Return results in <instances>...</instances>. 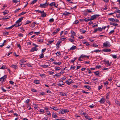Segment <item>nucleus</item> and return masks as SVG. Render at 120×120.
Segmentation results:
<instances>
[{"label": "nucleus", "mask_w": 120, "mask_h": 120, "mask_svg": "<svg viewBox=\"0 0 120 120\" xmlns=\"http://www.w3.org/2000/svg\"><path fill=\"white\" fill-rule=\"evenodd\" d=\"M90 61H85L84 62V63L86 64H90Z\"/></svg>", "instance_id": "680f3d73"}, {"label": "nucleus", "mask_w": 120, "mask_h": 120, "mask_svg": "<svg viewBox=\"0 0 120 120\" xmlns=\"http://www.w3.org/2000/svg\"><path fill=\"white\" fill-rule=\"evenodd\" d=\"M34 11L38 12L39 13H42V12H44V11L43 10L41 11H40V10H35Z\"/></svg>", "instance_id": "c756f323"}, {"label": "nucleus", "mask_w": 120, "mask_h": 120, "mask_svg": "<svg viewBox=\"0 0 120 120\" xmlns=\"http://www.w3.org/2000/svg\"><path fill=\"white\" fill-rule=\"evenodd\" d=\"M48 4L46 2L43 4H40V7L41 8H45L46 7L48 6Z\"/></svg>", "instance_id": "7ed1b4c3"}, {"label": "nucleus", "mask_w": 120, "mask_h": 120, "mask_svg": "<svg viewBox=\"0 0 120 120\" xmlns=\"http://www.w3.org/2000/svg\"><path fill=\"white\" fill-rule=\"evenodd\" d=\"M50 108L51 109H53L54 110H55V111L57 110H58V109H57L56 107H55L53 106H52L51 107H50Z\"/></svg>", "instance_id": "a878e982"}, {"label": "nucleus", "mask_w": 120, "mask_h": 120, "mask_svg": "<svg viewBox=\"0 0 120 120\" xmlns=\"http://www.w3.org/2000/svg\"><path fill=\"white\" fill-rule=\"evenodd\" d=\"M92 10L91 9H87L86 10V11L88 13H90V12H94V11H91Z\"/></svg>", "instance_id": "473e14b6"}, {"label": "nucleus", "mask_w": 120, "mask_h": 120, "mask_svg": "<svg viewBox=\"0 0 120 120\" xmlns=\"http://www.w3.org/2000/svg\"><path fill=\"white\" fill-rule=\"evenodd\" d=\"M31 91L34 92H36L37 91L34 89H31Z\"/></svg>", "instance_id": "603ef678"}, {"label": "nucleus", "mask_w": 120, "mask_h": 120, "mask_svg": "<svg viewBox=\"0 0 120 120\" xmlns=\"http://www.w3.org/2000/svg\"><path fill=\"white\" fill-rule=\"evenodd\" d=\"M69 41L71 42H72L75 41V40H73L71 38L69 39Z\"/></svg>", "instance_id": "69168bd1"}, {"label": "nucleus", "mask_w": 120, "mask_h": 120, "mask_svg": "<svg viewBox=\"0 0 120 120\" xmlns=\"http://www.w3.org/2000/svg\"><path fill=\"white\" fill-rule=\"evenodd\" d=\"M7 68V66L5 65H3L0 68V69H5Z\"/></svg>", "instance_id": "ddd939ff"}, {"label": "nucleus", "mask_w": 120, "mask_h": 120, "mask_svg": "<svg viewBox=\"0 0 120 120\" xmlns=\"http://www.w3.org/2000/svg\"><path fill=\"white\" fill-rule=\"evenodd\" d=\"M86 19V18L84 19V21H85V22H88L89 21H91V20L90 19Z\"/></svg>", "instance_id": "49530a36"}, {"label": "nucleus", "mask_w": 120, "mask_h": 120, "mask_svg": "<svg viewBox=\"0 0 120 120\" xmlns=\"http://www.w3.org/2000/svg\"><path fill=\"white\" fill-rule=\"evenodd\" d=\"M32 22L31 21H30L29 20H27L26 22L25 25H27L28 24H29L30 23Z\"/></svg>", "instance_id": "ea45409f"}, {"label": "nucleus", "mask_w": 120, "mask_h": 120, "mask_svg": "<svg viewBox=\"0 0 120 120\" xmlns=\"http://www.w3.org/2000/svg\"><path fill=\"white\" fill-rule=\"evenodd\" d=\"M43 39H41L39 40H38L37 41L39 42H43Z\"/></svg>", "instance_id": "bf43d9fd"}, {"label": "nucleus", "mask_w": 120, "mask_h": 120, "mask_svg": "<svg viewBox=\"0 0 120 120\" xmlns=\"http://www.w3.org/2000/svg\"><path fill=\"white\" fill-rule=\"evenodd\" d=\"M38 50V49L37 48L33 47L30 50V52H33L34 51H37Z\"/></svg>", "instance_id": "0eeeda50"}, {"label": "nucleus", "mask_w": 120, "mask_h": 120, "mask_svg": "<svg viewBox=\"0 0 120 120\" xmlns=\"http://www.w3.org/2000/svg\"><path fill=\"white\" fill-rule=\"evenodd\" d=\"M1 90L3 91V92H6V90L5 89H4V88L3 87H2L1 88Z\"/></svg>", "instance_id": "37998d69"}, {"label": "nucleus", "mask_w": 120, "mask_h": 120, "mask_svg": "<svg viewBox=\"0 0 120 120\" xmlns=\"http://www.w3.org/2000/svg\"><path fill=\"white\" fill-rule=\"evenodd\" d=\"M110 25H113V26H116L118 25V24L117 23H114L112 22H110Z\"/></svg>", "instance_id": "bb28decb"}, {"label": "nucleus", "mask_w": 120, "mask_h": 120, "mask_svg": "<svg viewBox=\"0 0 120 120\" xmlns=\"http://www.w3.org/2000/svg\"><path fill=\"white\" fill-rule=\"evenodd\" d=\"M56 54L57 55V56H59L61 55L60 53V52H57Z\"/></svg>", "instance_id": "6e6d98bb"}, {"label": "nucleus", "mask_w": 120, "mask_h": 120, "mask_svg": "<svg viewBox=\"0 0 120 120\" xmlns=\"http://www.w3.org/2000/svg\"><path fill=\"white\" fill-rule=\"evenodd\" d=\"M106 43L107 44V45H108V46H109V47L110 46V43H109V42H108V41H106Z\"/></svg>", "instance_id": "4d7b16f0"}, {"label": "nucleus", "mask_w": 120, "mask_h": 120, "mask_svg": "<svg viewBox=\"0 0 120 120\" xmlns=\"http://www.w3.org/2000/svg\"><path fill=\"white\" fill-rule=\"evenodd\" d=\"M60 39L62 41H64L66 40V38H61Z\"/></svg>", "instance_id": "774afa93"}, {"label": "nucleus", "mask_w": 120, "mask_h": 120, "mask_svg": "<svg viewBox=\"0 0 120 120\" xmlns=\"http://www.w3.org/2000/svg\"><path fill=\"white\" fill-rule=\"evenodd\" d=\"M18 36L19 37H23V34L21 33L19 34L18 35Z\"/></svg>", "instance_id": "5fc2aeb1"}, {"label": "nucleus", "mask_w": 120, "mask_h": 120, "mask_svg": "<svg viewBox=\"0 0 120 120\" xmlns=\"http://www.w3.org/2000/svg\"><path fill=\"white\" fill-rule=\"evenodd\" d=\"M54 40H53L50 41H49L48 43L47 44V45H49V46H50L52 44V43L53 42V41H54Z\"/></svg>", "instance_id": "b1692460"}, {"label": "nucleus", "mask_w": 120, "mask_h": 120, "mask_svg": "<svg viewBox=\"0 0 120 120\" xmlns=\"http://www.w3.org/2000/svg\"><path fill=\"white\" fill-rule=\"evenodd\" d=\"M23 17H21L19 18V19L17 20L16 22L15 23H19L20 22H21V21L23 19Z\"/></svg>", "instance_id": "1a4fd4ad"}, {"label": "nucleus", "mask_w": 120, "mask_h": 120, "mask_svg": "<svg viewBox=\"0 0 120 120\" xmlns=\"http://www.w3.org/2000/svg\"><path fill=\"white\" fill-rule=\"evenodd\" d=\"M21 24H18V25H17L16 24V23L15 24L12 25L11 26L8 27H5V29H12V28L13 27H14V26H15L16 27H19V26H20L21 25Z\"/></svg>", "instance_id": "f257e3e1"}, {"label": "nucleus", "mask_w": 120, "mask_h": 120, "mask_svg": "<svg viewBox=\"0 0 120 120\" xmlns=\"http://www.w3.org/2000/svg\"><path fill=\"white\" fill-rule=\"evenodd\" d=\"M60 76V74L59 73H58L57 74H56L54 75V76Z\"/></svg>", "instance_id": "864d4df0"}, {"label": "nucleus", "mask_w": 120, "mask_h": 120, "mask_svg": "<svg viewBox=\"0 0 120 120\" xmlns=\"http://www.w3.org/2000/svg\"><path fill=\"white\" fill-rule=\"evenodd\" d=\"M11 17L9 16H6L4 18H3V19H10Z\"/></svg>", "instance_id": "393cba45"}, {"label": "nucleus", "mask_w": 120, "mask_h": 120, "mask_svg": "<svg viewBox=\"0 0 120 120\" xmlns=\"http://www.w3.org/2000/svg\"><path fill=\"white\" fill-rule=\"evenodd\" d=\"M66 113L65 109H62L59 112V114L61 113V114H64Z\"/></svg>", "instance_id": "a211bd4d"}, {"label": "nucleus", "mask_w": 120, "mask_h": 120, "mask_svg": "<svg viewBox=\"0 0 120 120\" xmlns=\"http://www.w3.org/2000/svg\"><path fill=\"white\" fill-rule=\"evenodd\" d=\"M103 87V85H101V86H98V90H99L101 89Z\"/></svg>", "instance_id": "79ce46f5"}, {"label": "nucleus", "mask_w": 120, "mask_h": 120, "mask_svg": "<svg viewBox=\"0 0 120 120\" xmlns=\"http://www.w3.org/2000/svg\"><path fill=\"white\" fill-rule=\"evenodd\" d=\"M71 34L72 35H75V33L74 31L73 30H72L71 32Z\"/></svg>", "instance_id": "f704fd0d"}, {"label": "nucleus", "mask_w": 120, "mask_h": 120, "mask_svg": "<svg viewBox=\"0 0 120 120\" xmlns=\"http://www.w3.org/2000/svg\"><path fill=\"white\" fill-rule=\"evenodd\" d=\"M108 81H106L105 82H103V83L105 85L107 86L108 85Z\"/></svg>", "instance_id": "3c124183"}, {"label": "nucleus", "mask_w": 120, "mask_h": 120, "mask_svg": "<svg viewBox=\"0 0 120 120\" xmlns=\"http://www.w3.org/2000/svg\"><path fill=\"white\" fill-rule=\"evenodd\" d=\"M102 51L104 52H110L111 51V50L110 49H103Z\"/></svg>", "instance_id": "4468645a"}, {"label": "nucleus", "mask_w": 120, "mask_h": 120, "mask_svg": "<svg viewBox=\"0 0 120 120\" xmlns=\"http://www.w3.org/2000/svg\"><path fill=\"white\" fill-rule=\"evenodd\" d=\"M97 29H98V30L99 31H101L102 30V28L101 27H98Z\"/></svg>", "instance_id": "052dcab7"}, {"label": "nucleus", "mask_w": 120, "mask_h": 120, "mask_svg": "<svg viewBox=\"0 0 120 120\" xmlns=\"http://www.w3.org/2000/svg\"><path fill=\"white\" fill-rule=\"evenodd\" d=\"M67 93H64L63 92H61L60 94L63 96H66L67 95Z\"/></svg>", "instance_id": "2eb2a0df"}, {"label": "nucleus", "mask_w": 120, "mask_h": 120, "mask_svg": "<svg viewBox=\"0 0 120 120\" xmlns=\"http://www.w3.org/2000/svg\"><path fill=\"white\" fill-rule=\"evenodd\" d=\"M26 13V12H22L21 13H20L18 15V16H19L23 15L25 14Z\"/></svg>", "instance_id": "72a5a7b5"}, {"label": "nucleus", "mask_w": 120, "mask_h": 120, "mask_svg": "<svg viewBox=\"0 0 120 120\" xmlns=\"http://www.w3.org/2000/svg\"><path fill=\"white\" fill-rule=\"evenodd\" d=\"M71 14V13L67 12V11H64L63 14V15L67 16L68 15H69Z\"/></svg>", "instance_id": "f8f14e48"}, {"label": "nucleus", "mask_w": 120, "mask_h": 120, "mask_svg": "<svg viewBox=\"0 0 120 120\" xmlns=\"http://www.w3.org/2000/svg\"><path fill=\"white\" fill-rule=\"evenodd\" d=\"M94 73L96 75L98 76L99 75V72L98 71H96L94 72Z\"/></svg>", "instance_id": "c9c22d12"}, {"label": "nucleus", "mask_w": 120, "mask_h": 120, "mask_svg": "<svg viewBox=\"0 0 120 120\" xmlns=\"http://www.w3.org/2000/svg\"><path fill=\"white\" fill-rule=\"evenodd\" d=\"M3 12L4 13V15H5L6 14L8 13H9V11H8L6 10L5 11Z\"/></svg>", "instance_id": "c85d7f7f"}, {"label": "nucleus", "mask_w": 120, "mask_h": 120, "mask_svg": "<svg viewBox=\"0 0 120 120\" xmlns=\"http://www.w3.org/2000/svg\"><path fill=\"white\" fill-rule=\"evenodd\" d=\"M109 93H107L106 94V99H108L109 97Z\"/></svg>", "instance_id": "2f4dec72"}, {"label": "nucleus", "mask_w": 120, "mask_h": 120, "mask_svg": "<svg viewBox=\"0 0 120 120\" xmlns=\"http://www.w3.org/2000/svg\"><path fill=\"white\" fill-rule=\"evenodd\" d=\"M34 83L36 84H39L40 83V81L37 80H34Z\"/></svg>", "instance_id": "f3484780"}, {"label": "nucleus", "mask_w": 120, "mask_h": 120, "mask_svg": "<svg viewBox=\"0 0 120 120\" xmlns=\"http://www.w3.org/2000/svg\"><path fill=\"white\" fill-rule=\"evenodd\" d=\"M46 50V48H44L42 49L41 52H42V53H43L44 52H45V50Z\"/></svg>", "instance_id": "338daca9"}, {"label": "nucleus", "mask_w": 120, "mask_h": 120, "mask_svg": "<svg viewBox=\"0 0 120 120\" xmlns=\"http://www.w3.org/2000/svg\"><path fill=\"white\" fill-rule=\"evenodd\" d=\"M109 20L110 21L113 22H114L115 21V20L113 18H109Z\"/></svg>", "instance_id": "7c9ffc66"}, {"label": "nucleus", "mask_w": 120, "mask_h": 120, "mask_svg": "<svg viewBox=\"0 0 120 120\" xmlns=\"http://www.w3.org/2000/svg\"><path fill=\"white\" fill-rule=\"evenodd\" d=\"M115 31V30H112L109 33V34H112L113 32H114Z\"/></svg>", "instance_id": "13d9d810"}, {"label": "nucleus", "mask_w": 120, "mask_h": 120, "mask_svg": "<svg viewBox=\"0 0 120 120\" xmlns=\"http://www.w3.org/2000/svg\"><path fill=\"white\" fill-rule=\"evenodd\" d=\"M76 48V47L75 46L73 45L72 47L70 49V50H73Z\"/></svg>", "instance_id": "5701e85b"}, {"label": "nucleus", "mask_w": 120, "mask_h": 120, "mask_svg": "<svg viewBox=\"0 0 120 120\" xmlns=\"http://www.w3.org/2000/svg\"><path fill=\"white\" fill-rule=\"evenodd\" d=\"M90 56H86L85 55H82L80 56V57H81V58H83L84 57H87V58L88 59H89V57Z\"/></svg>", "instance_id": "6ab92c4d"}, {"label": "nucleus", "mask_w": 120, "mask_h": 120, "mask_svg": "<svg viewBox=\"0 0 120 120\" xmlns=\"http://www.w3.org/2000/svg\"><path fill=\"white\" fill-rule=\"evenodd\" d=\"M54 21V20L53 18H51L49 20V22H52Z\"/></svg>", "instance_id": "a19ab883"}, {"label": "nucleus", "mask_w": 120, "mask_h": 120, "mask_svg": "<svg viewBox=\"0 0 120 120\" xmlns=\"http://www.w3.org/2000/svg\"><path fill=\"white\" fill-rule=\"evenodd\" d=\"M39 57L40 59L43 58L44 57V55L43 53H42L41 54L39 55Z\"/></svg>", "instance_id": "4c0bfd02"}, {"label": "nucleus", "mask_w": 120, "mask_h": 120, "mask_svg": "<svg viewBox=\"0 0 120 120\" xmlns=\"http://www.w3.org/2000/svg\"><path fill=\"white\" fill-rule=\"evenodd\" d=\"M103 46L104 47H108V46L107 45L106 43V42H104L103 43Z\"/></svg>", "instance_id": "a18cd8bd"}, {"label": "nucleus", "mask_w": 120, "mask_h": 120, "mask_svg": "<svg viewBox=\"0 0 120 120\" xmlns=\"http://www.w3.org/2000/svg\"><path fill=\"white\" fill-rule=\"evenodd\" d=\"M100 103L103 104L105 102V99L104 98H102L100 101Z\"/></svg>", "instance_id": "9d476101"}, {"label": "nucleus", "mask_w": 120, "mask_h": 120, "mask_svg": "<svg viewBox=\"0 0 120 120\" xmlns=\"http://www.w3.org/2000/svg\"><path fill=\"white\" fill-rule=\"evenodd\" d=\"M21 8H18V9H17L14 12L15 13H16L18 11H19V10H20L21 9Z\"/></svg>", "instance_id": "09e8293b"}, {"label": "nucleus", "mask_w": 120, "mask_h": 120, "mask_svg": "<svg viewBox=\"0 0 120 120\" xmlns=\"http://www.w3.org/2000/svg\"><path fill=\"white\" fill-rule=\"evenodd\" d=\"M60 82H62V83L61 84L60 83H59L58 84V85L59 86H61L62 85H63L64 84H63V82L62 81H60Z\"/></svg>", "instance_id": "cd10ccee"}, {"label": "nucleus", "mask_w": 120, "mask_h": 120, "mask_svg": "<svg viewBox=\"0 0 120 120\" xmlns=\"http://www.w3.org/2000/svg\"><path fill=\"white\" fill-rule=\"evenodd\" d=\"M52 117L54 118H56L57 117H58V116L56 115L55 113H52Z\"/></svg>", "instance_id": "aec40b11"}, {"label": "nucleus", "mask_w": 120, "mask_h": 120, "mask_svg": "<svg viewBox=\"0 0 120 120\" xmlns=\"http://www.w3.org/2000/svg\"><path fill=\"white\" fill-rule=\"evenodd\" d=\"M84 87L88 90H90L91 89V87L89 86L85 85L84 86Z\"/></svg>", "instance_id": "4be33fe9"}, {"label": "nucleus", "mask_w": 120, "mask_h": 120, "mask_svg": "<svg viewBox=\"0 0 120 120\" xmlns=\"http://www.w3.org/2000/svg\"><path fill=\"white\" fill-rule=\"evenodd\" d=\"M38 0H33L31 3V4H34V3H36V2Z\"/></svg>", "instance_id": "e433bc0d"}, {"label": "nucleus", "mask_w": 120, "mask_h": 120, "mask_svg": "<svg viewBox=\"0 0 120 120\" xmlns=\"http://www.w3.org/2000/svg\"><path fill=\"white\" fill-rule=\"evenodd\" d=\"M55 3L54 2H53L51 3L50 4H49V5L51 6H52L55 5Z\"/></svg>", "instance_id": "de8ad7c7"}, {"label": "nucleus", "mask_w": 120, "mask_h": 120, "mask_svg": "<svg viewBox=\"0 0 120 120\" xmlns=\"http://www.w3.org/2000/svg\"><path fill=\"white\" fill-rule=\"evenodd\" d=\"M62 42V41L60 40H59L57 41L56 44V46H57L56 48L57 49H58L59 48V47L61 45L60 43H61Z\"/></svg>", "instance_id": "423d86ee"}, {"label": "nucleus", "mask_w": 120, "mask_h": 120, "mask_svg": "<svg viewBox=\"0 0 120 120\" xmlns=\"http://www.w3.org/2000/svg\"><path fill=\"white\" fill-rule=\"evenodd\" d=\"M103 61L107 63V65H110L111 64V62H110V63H109V61L108 60V61H107L106 60H103Z\"/></svg>", "instance_id": "412c9836"}, {"label": "nucleus", "mask_w": 120, "mask_h": 120, "mask_svg": "<svg viewBox=\"0 0 120 120\" xmlns=\"http://www.w3.org/2000/svg\"><path fill=\"white\" fill-rule=\"evenodd\" d=\"M68 85H70L71 83L73 82V81L71 79H69L66 81L65 82Z\"/></svg>", "instance_id": "39448f33"}, {"label": "nucleus", "mask_w": 120, "mask_h": 120, "mask_svg": "<svg viewBox=\"0 0 120 120\" xmlns=\"http://www.w3.org/2000/svg\"><path fill=\"white\" fill-rule=\"evenodd\" d=\"M50 65L49 64L48 65H46L45 64H44V65H40V66L41 67H42V68H46L47 67L49 66H50Z\"/></svg>", "instance_id": "6e6552de"}, {"label": "nucleus", "mask_w": 120, "mask_h": 120, "mask_svg": "<svg viewBox=\"0 0 120 120\" xmlns=\"http://www.w3.org/2000/svg\"><path fill=\"white\" fill-rule=\"evenodd\" d=\"M34 33L35 34L38 35L40 33V31L38 32H34Z\"/></svg>", "instance_id": "8fccbe9b"}, {"label": "nucleus", "mask_w": 120, "mask_h": 120, "mask_svg": "<svg viewBox=\"0 0 120 120\" xmlns=\"http://www.w3.org/2000/svg\"><path fill=\"white\" fill-rule=\"evenodd\" d=\"M7 75H4L3 77L0 78V81L1 82H4L7 78Z\"/></svg>", "instance_id": "20e7f679"}, {"label": "nucleus", "mask_w": 120, "mask_h": 120, "mask_svg": "<svg viewBox=\"0 0 120 120\" xmlns=\"http://www.w3.org/2000/svg\"><path fill=\"white\" fill-rule=\"evenodd\" d=\"M111 55L112 56L113 58L114 59H116L117 57V56L116 55Z\"/></svg>", "instance_id": "58836bf2"}, {"label": "nucleus", "mask_w": 120, "mask_h": 120, "mask_svg": "<svg viewBox=\"0 0 120 120\" xmlns=\"http://www.w3.org/2000/svg\"><path fill=\"white\" fill-rule=\"evenodd\" d=\"M30 101V99H27V100H26L25 103H26L28 104Z\"/></svg>", "instance_id": "c03bdc74"}, {"label": "nucleus", "mask_w": 120, "mask_h": 120, "mask_svg": "<svg viewBox=\"0 0 120 120\" xmlns=\"http://www.w3.org/2000/svg\"><path fill=\"white\" fill-rule=\"evenodd\" d=\"M46 14L44 12H44H42L41 13V17H45L46 16Z\"/></svg>", "instance_id": "9b49d317"}, {"label": "nucleus", "mask_w": 120, "mask_h": 120, "mask_svg": "<svg viewBox=\"0 0 120 120\" xmlns=\"http://www.w3.org/2000/svg\"><path fill=\"white\" fill-rule=\"evenodd\" d=\"M10 67L12 68H14L15 69H18V67L16 65H11Z\"/></svg>", "instance_id": "dca6fc26"}, {"label": "nucleus", "mask_w": 120, "mask_h": 120, "mask_svg": "<svg viewBox=\"0 0 120 120\" xmlns=\"http://www.w3.org/2000/svg\"><path fill=\"white\" fill-rule=\"evenodd\" d=\"M94 106V105H93V104H92V105H89V107H90V108H93Z\"/></svg>", "instance_id": "0e129e2a"}, {"label": "nucleus", "mask_w": 120, "mask_h": 120, "mask_svg": "<svg viewBox=\"0 0 120 120\" xmlns=\"http://www.w3.org/2000/svg\"><path fill=\"white\" fill-rule=\"evenodd\" d=\"M100 15H92L90 19L91 20H92L94 19H96L98 17H99Z\"/></svg>", "instance_id": "f03ea898"}, {"label": "nucleus", "mask_w": 120, "mask_h": 120, "mask_svg": "<svg viewBox=\"0 0 120 120\" xmlns=\"http://www.w3.org/2000/svg\"><path fill=\"white\" fill-rule=\"evenodd\" d=\"M60 67H56L55 68V70L57 71L60 70Z\"/></svg>", "instance_id": "e2e57ef3"}]
</instances>
